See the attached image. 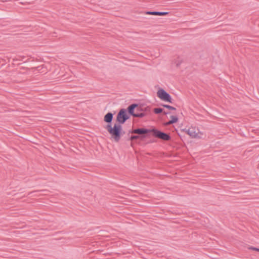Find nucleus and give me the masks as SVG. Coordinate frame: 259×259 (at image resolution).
<instances>
[{
    "mask_svg": "<svg viewBox=\"0 0 259 259\" xmlns=\"http://www.w3.org/2000/svg\"><path fill=\"white\" fill-rule=\"evenodd\" d=\"M157 96L162 101L172 103V99L171 96L162 88H160L158 90Z\"/></svg>",
    "mask_w": 259,
    "mask_h": 259,
    "instance_id": "20e7f679",
    "label": "nucleus"
},
{
    "mask_svg": "<svg viewBox=\"0 0 259 259\" xmlns=\"http://www.w3.org/2000/svg\"><path fill=\"white\" fill-rule=\"evenodd\" d=\"M177 134L180 137V138L181 139V140H183V137H185V136H183L182 135H181V134L179 133L178 132H177Z\"/></svg>",
    "mask_w": 259,
    "mask_h": 259,
    "instance_id": "a211bd4d",
    "label": "nucleus"
},
{
    "mask_svg": "<svg viewBox=\"0 0 259 259\" xmlns=\"http://www.w3.org/2000/svg\"><path fill=\"white\" fill-rule=\"evenodd\" d=\"M249 249H251V250H254V251H258V252H259V248H257V247H255L251 246V247H249Z\"/></svg>",
    "mask_w": 259,
    "mask_h": 259,
    "instance_id": "f8f14e48",
    "label": "nucleus"
},
{
    "mask_svg": "<svg viewBox=\"0 0 259 259\" xmlns=\"http://www.w3.org/2000/svg\"><path fill=\"white\" fill-rule=\"evenodd\" d=\"M139 138L138 135H131L128 137L127 140L133 142L134 141L136 140H138ZM131 145L133 146V144L131 143Z\"/></svg>",
    "mask_w": 259,
    "mask_h": 259,
    "instance_id": "9d476101",
    "label": "nucleus"
},
{
    "mask_svg": "<svg viewBox=\"0 0 259 259\" xmlns=\"http://www.w3.org/2000/svg\"><path fill=\"white\" fill-rule=\"evenodd\" d=\"M115 114V111L113 113L108 112L104 117V121L107 124L104 126V128L108 131L111 136V138L114 140L115 142H118L121 137L123 136L125 132L122 128V126L120 124L115 122L112 126V120L113 115Z\"/></svg>",
    "mask_w": 259,
    "mask_h": 259,
    "instance_id": "f03ea898",
    "label": "nucleus"
},
{
    "mask_svg": "<svg viewBox=\"0 0 259 259\" xmlns=\"http://www.w3.org/2000/svg\"><path fill=\"white\" fill-rule=\"evenodd\" d=\"M170 119L169 120L170 123H176L178 121L179 118L177 116L171 115L170 117Z\"/></svg>",
    "mask_w": 259,
    "mask_h": 259,
    "instance_id": "1a4fd4ad",
    "label": "nucleus"
},
{
    "mask_svg": "<svg viewBox=\"0 0 259 259\" xmlns=\"http://www.w3.org/2000/svg\"><path fill=\"white\" fill-rule=\"evenodd\" d=\"M40 67H41L40 66H37L36 67L32 68L31 69L32 70H40Z\"/></svg>",
    "mask_w": 259,
    "mask_h": 259,
    "instance_id": "dca6fc26",
    "label": "nucleus"
},
{
    "mask_svg": "<svg viewBox=\"0 0 259 259\" xmlns=\"http://www.w3.org/2000/svg\"><path fill=\"white\" fill-rule=\"evenodd\" d=\"M169 12H159V11H147L146 14L156 16H166Z\"/></svg>",
    "mask_w": 259,
    "mask_h": 259,
    "instance_id": "0eeeda50",
    "label": "nucleus"
},
{
    "mask_svg": "<svg viewBox=\"0 0 259 259\" xmlns=\"http://www.w3.org/2000/svg\"><path fill=\"white\" fill-rule=\"evenodd\" d=\"M136 107H137L136 104H130L126 109H120L116 115L115 122L122 125L131 116L142 118L144 114H135Z\"/></svg>",
    "mask_w": 259,
    "mask_h": 259,
    "instance_id": "7ed1b4c3",
    "label": "nucleus"
},
{
    "mask_svg": "<svg viewBox=\"0 0 259 259\" xmlns=\"http://www.w3.org/2000/svg\"><path fill=\"white\" fill-rule=\"evenodd\" d=\"M181 132H185L192 138H196L198 139L202 138L203 134L201 132L196 133L195 128L193 127L183 128L181 130Z\"/></svg>",
    "mask_w": 259,
    "mask_h": 259,
    "instance_id": "39448f33",
    "label": "nucleus"
},
{
    "mask_svg": "<svg viewBox=\"0 0 259 259\" xmlns=\"http://www.w3.org/2000/svg\"><path fill=\"white\" fill-rule=\"evenodd\" d=\"M132 104H136L137 106L135 108V111H136V112H135V114H144V115L142 116V118L145 117L150 111V108L144 104L138 103H133Z\"/></svg>",
    "mask_w": 259,
    "mask_h": 259,
    "instance_id": "423d86ee",
    "label": "nucleus"
},
{
    "mask_svg": "<svg viewBox=\"0 0 259 259\" xmlns=\"http://www.w3.org/2000/svg\"><path fill=\"white\" fill-rule=\"evenodd\" d=\"M170 124H172V123H169V120L167 122H166L165 123V125H170Z\"/></svg>",
    "mask_w": 259,
    "mask_h": 259,
    "instance_id": "6ab92c4d",
    "label": "nucleus"
},
{
    "mask_svg": "<svg viewBox=\"0 0 259 259\" xmlns=\"http://www.w3.org/2000/svg\"><path fill=\"white\" fill-rule=\"evenodd\" d=\"M28 61V60L26 61H24V63H26Z\"/></svg>",
    "mask_w": 259,
    "mask_h": 259,
    "instance_id": "5701e85b",
    "label": "nucleus"
},
{
    "mask_svg": "<svg viewBox=\"0 0 259 259\" xmlns=\"http://www.w3.org/2000/svg\"><path fill=\"white\" fill-rule=\"evenodd\" d=\"M20 57L21 58V59H18V58H16V59H13V60L14 61H18V60H23V59H24L25 58V56H21Z\"/></svg>",
    "mask_w": 259,
    "mask_h": 259,
    "instance_id": "2eb2a0df",
    "label": "nucleus"
},
{
    "mask_svg": "<svg viewBox=\"0 0 259 259\" xmlns=\"http://www.w3.org/2000/svg\"><path fill=\"white\" fill-rule=\"evenodd\" d=\"M135 128L130 130L128 131V134H127V136H128H128H130V134H135V132H134V131H135Z\"/></svg>",
    "mask_w": 259,
    "mask_h": 259,
    "instance_id": "ddd939ff",
    "label": "nucleus"
},
{
    "mask_svg": "<svg viewBox=\"0 0 259 259\" xmlns=\"http://www.w3.org/2000/svg\"><path fill=\"white\" fill-rule=\"evenodd\" d=\"M156 142V140H154V139H150L149 141H148L146 144H150V143H153L154 142Z\"/></svg>",
    "mask_w": 259,
    "mask_h": 259,
    "instance_id": "4468645a",
    "label": "nucleus"
},
{
    "mask_svg": "<svg viewBox=\"0 0 259 259\" xmlns=\"http://www.w3.org/2000/svg\"><path fill=\"white\" fill-rule=\"evenodd\" d=\"M36 191H32V192H30L29 193V195H31V194L34 193V192H36Z\"/></svg>",
    "mask_w": 259,
    "mask_h": 259,
    "instance_id": "4be33fe9",
    "label": "nucleus"
},
{
    "mask_svg": "<svg viewBox=\"0 0 259 259\" xmlns=\"http://www.w3.org/2000/svg\"><path fill=\"white\" fill-rule=\"evenodd\" d=\"M181 62L177 63L176 64L177 67H179V65L181 64Z\"/></svg>",
    "mask_w": 259,
    "mask_h": 259,
    "instance_id": "412c9836",
    "label": "nucleus"
},
{
    "mask_svg": "<svg viewBox=\"0 0 259 259\" xmlns=\"http://www.w3.org/2000/svg\"><path fill=\"white\" fill-rule=\"evenodd\" d=\"M1 60H2V62H4V63H3L2 64V65H4L5 63H6V60L5 59H1Z\"/></svg>",
    "mask_w": 259,
    "mask_h": 259,
    "instance_id": "aec40b11",
    "label": "nucleus"
},
{
    "mask_svg": "<svg viewBox=\"0 0 259 259\" xmlns=\"http://www.w3.org/2000/svg\"><path fill=\"white\" fill-rule=\"evenodd\" d=\"M160 105L161 106L163 107L164 108L168 109L169 110H174V111L176 110V108L175 107L171 106L170 105H169L161 104Z\"/></svg>",
    "mask_w": 259,
    "mask_h": 259,
    "instance_id": "9b49d317",
    "label": "nucleus"
},
{
    "mask_svg": "<svg viewBox=\"0 0 259 259\" xmlns=\"http://www.w3.org/2000/svg\"><path fill=\"white\" fill-rule=\"evenodd\" d=\"M134 132L136 134H138L139 136L138 140L141 141H144L145 139L149 138L151 136L164 142L171 140L170 134L159 130L155 126H151L150 128L146 127L136 128Z\"/></svg>",
    "mask_w": 259,
    "mask_h": 259,
    "instance_id": "f257e3e1",
    "label": "nucleus"
},
{
    "mask_svg": "<svg viewBox=\"0 0 259 259\" xmlns=\"http://www.w3.org/2000/svg\"><path fill=\"white\" fill-rule=\"evenodd\" d=\"M153 112L156 114H160L163 113L164 115H167L170 113V112H165L162 108H155L153 109Z\"/></svg>",
    "mask_w": 259,
    "mask_h": 259,
    "instance_id": "6e6552de",
    "label": "nucleus"
},
{
    "mask_svg": "<svg viewBox=\"0 0 259 259\" xmlns=\"http://www.w3.org/2000/svg\"><path fill=\"white\" fill-rule=\"evenodd\" d=\"M20 69H21V70H30V69H29V68H27V67H21L20 68Z\"/></svg>",
    "mask_w": 259,
    "mask_h": 259,
    "instance_id": "f3484780",
    "label": "nucleus"
}]
</instances>
